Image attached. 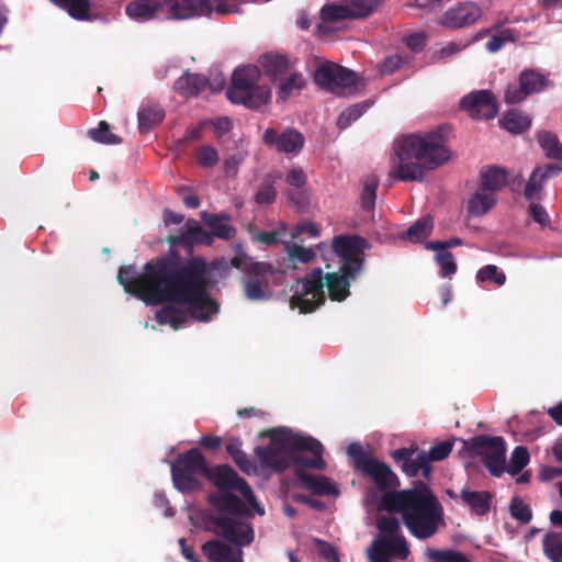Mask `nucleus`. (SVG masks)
Instances as JSON below:
<instances>
[{
  "label": "nucleus",
  "mask_w": 562,
  "mask_h": 562,
  "mask_svg": "<svg viewBox=\"0 0 562 562\" xmlns=\"http://www.w3.org/2000/svg\"><path fill=\"white\" fill-rule=\"evenodd\" d=\"M207 272L203 257L183 261L176 256H161L146 262L140 273L133 265L122 266L117 282L147 305H187L193 319L209 322L218 312V305L207 292Z\"/></svg>",
  "instance_id": "obj_1"
},
{
  "label": "nucleus",
  "mask_w": 562,
  "mask_h": 562,
  "mask_svg": "<svg viewBox=\"0 0 562 562\" xmlns=\"http://www.w3.org/2000/svg\"><path fill=\"white\" fill-rule=\"evenodd\" d=\"M347 453L353 461L355 470L368 476L379 491L384 492L379 508L400 514L413 537L426 540L446 526L443 507L424 482H418L412 488L390 491L400 486V480L385 462L370 457L357 442L348 446Z\"/></svg>",
  "instance_id": "obj_2"
},
{
  "label": "nucleus",
  "mask_w": 562,
  "mask_h": 562,
  "mask_svg": "<svg viewBox=\"0 0 562 562\" xmlns=\"http://www.w3.org/2000/svg\"><path fill=\"white\" fill-rule=\"evenodd\" d=\"M448 139L449 127L446 125L402 137L395 144L397 164L390 176L401 181H422L425 170H435L449 161Z\"/></svg>",
  "instance_id": "obj_3"
},
{
  "label": "nucleus",
  "mask_w": 562,
  "mask_h": 562,
  "mask_svg": "<svg viewBox=\"0 0 562 562\" xmlns=\"http://www.w3.org/2000/svg\"><path fill=\"white\" fill-rule=\"evenodd\" d=\"M269 437L267 447L255 449L262 465L278 473L284 472L291 463L297 465L295 469L325 470L324 447L319 440L295 434L285 427L270 430Z\"/></svg>",
  "instance_id": "obj_4"
},
{
  "label": "nucleus",
  "mask_w": 562,
  "mask_h": 562,
  "mask_svg": "<svg viewBox=\"0 0 562 562\" xmlns=\"http://www.w3.org/2000/svg\"><path fill=\"white\" fill-rule=\"evenodd\" d=\"M353 279L356 277L347 276L340 270L324 273L322 268H314L304 278H297L292 285L290 306L302 314L313 313L326 302L324 286L327 288L331 301L342 302L350 295V280Z\"/></svg>",
  "instance_id": "obj_5"
},
{
  "label": "nucleus",
  "mask_w": 562,
  "mask_h": 562,
  "mask_svg": "<svg viewBox=\"0 0 562 562\" xmlns=\"http://www.w3.org/2000/svg\"><path fill=\"white\" fill-rule=\"evenodd\" d=\"M259 78L260 69L257 66L236 68L232 75V83L226 90L227 99L251 110L266 105L270 101L271 90L268 86L257 85Z\"/></svg>",
  "instance_id": "obj_6"
},
{
  "label": "nucleus",
  "mask_w": 562,
  "mask_h": 562,
  "mask_svg": "<svg viewBox=\"0 0 562 562\" xmlns=\"http://www.w3.org/2000/svg\"><path fill=\"white\" fill-rule=\"evenodd\" d=\"M231 265L241 270L244 277L245 296L251 301H260L268 297L265 289L269 286L270 281H279L284 272L273 267L269 262L255 261L243 250L231 259Z\"/></svg>",
  "instance_id": "obj_7"
},
{
  "label": "nucleus",
  "mask_w": 562,
  "mask_h": 562,
  "mask_svg": "<svg viewBox=\"0 0 562 562\" xmlns=\"http://www.w3.org/2000/svg\"><path fill=\"white\" fill-rule=\"evenodd\" d=\"M210 467L198 448L180 453L171 464V476L177 490L182 493L193 492L200 487L198 476L206 477Z\"/></svg>",
  "instance_id": "obj_8"
},
{
  "label": "nucleus",
  "mask_w": 562,
  "mask_h": 562,
  "mask_svg": "<svg viewBox=\"0 0 562 562\" xmlns=\"http://www.w3.org/2000/svg\"><path fill=\"white\" fill-rule=\"evenodd\" d=\"M209 530L226 541L241 547L249 546L255 539L254 528L250 522L244 521L241 517L227 515H209L206 517Z\"/></svg>",
  "instance_id": "obj_9"
},
{
  "label": "nucleus",
  "mask_w": 562,
  "mask_h": 562,
  "mask_svg": "<svg viewBox=\"0 0 562 562\" xmlns=\"http://www.w3.org/2000/svg\"><path fill=\"white\" fill-rule=\"evenodd\" d=\"M206 480L212 482L220 492L238 491L246 503L259 515H263L265 510L257 502V498L247 483L237 472L228 464H221L210 468Z\"/></svg>",
  "instance_id": "obj_10"
},
{
  "label": "nucleus",
  "mask_w": 562,
  "mask_h": 562,
  "mask_svg": "<svg viewBox=\"0 0 562 562\" xmlns=\"http://www.w3.org/2000/svg\"><path fill=\"white\" fill-rule=\"evenodd\" d=\"M368 241L360 236L340 235L333 239V249L340 259V271L357 277L364 263Z\"/></svg>",
  "instance_id": "obj_11"
},
{
  "label": "nucleus",
  "mask_w": 562,
  "mask_h": 562,
  "mask_svg": "<svg viewBox=\"0 0 562 562\" xmlns=\"http://www.w3.org/2000/svg\"><path fill=\"white\" fill-rule=\"evenodd\" d=\"M471 449L480 454L483 463L494 476H501L505 471L506 446L502 437L475 436L470 440Z\"/></svg>",
  "instance_id": "obj_12"
},
{
  "label": "nucleus",
  "mask_w": 562,
  "mask_h": 562,
  "mask_svg": "<svg viewBox=\"0 0 562 562\" xmlns=\"http://www.w3.org/2000/svg\"><path fill=\"white\" fill-rule=\"evenodd\" d=\"M550 86V80L535 69H525L518 76V85H508L504 101L507 104H518L529 95L540 93Z\"/></svg>",
  "instance_id": "obj_13"
},
{
  "label": "nucleus",
  "mask_w": 562,
  "mask_h": 562,
  "mask_svg": "<svg viewBox=\"0 0 562 562\" xmlns=\"http://www.w3.org/2000/svg\"><path fill=\"white\" fill-rule=\"evenodd\" d=\"M460 109L475 120H492L498 113L497 99L490 90L472 91L460 100Z\"/></svg>",
  "instance_id": "obj_14"
},
{
  "label": "nucleus",
  "mask_w": 562,
  "mask_h": 562,
  "mask_svg": "<svg viewBox=\"0 0 562 562\" xmlns=\"http://www.w3.org/2000/svg\"><path fill=\"white\" fill-rule=\"evenodd\" d=\"M262 142L267 147L273 148L280 154L296 156L304 147L305 137L293 127H286L282 132L268 127L262 134Z\"/></svg>",
  "instance_id": "obj_15"
},
{
  "label": "nucleus",
  "mask_w": 562,
  "mask_h": 562,
  "mask_svg": "<svg viewBox=\"0 0 562 562\" xmlns=\"http://www.w3.org/2000/svg\"><path fill=\"white\" fill-rule=\"evenodd\" d=\"M314 80L321 88L335 91L337 88L355 86L357 74L335 63L326 61L315 70Z\"/></svg>",
  "instance_id": "obj_16"
},
{
  "label": "nucleus",
  "mask_w": 562,
  "mask_h": 562,
  "mask_svg": "<svg viewBox=\"0 0 562 562\" xmlns=\"http://www.w3.org/2000/svg\"><path fill=\"white\" fill-rule=\"evenodd\" d=\"M409 547L404 536H378L369 549L371 562H391L392 558L406 560Z\"/></svg>",
  "instance_id": "obj_17"
},
{
  "label": "nucleus",
  "mask_w": 562,
  "mask_h": 562,
  "mask_svg": "<svg viewBox=\"0 0 562 562\" xmlns=\"http://www.w3.org/2000/svg\"><path fill=\"white\" fill-rule=\"evenodd\" d=\"M481 14V8L474 2H458L440 16L439 24L450 30L464 29L473 25Z\"/></svg>",
  "instance_id": "obj_18"
},
{
  "label": "nucleus",
  "mask_w": 562,
  "mask_h": 562,
  "mask_svg": "<svg viewBox=\"0 0 562 562\" xmlns=\"http://www.w3.org/2000/svg\"><path fill=\"white\" fill-rule=\"evenodd\" d=\"M171 247L182 246L192 249L194 245L211 246L213 235L204 229L195 220L189 218L179 234H171L166 237Z\"/></svg>",
  "instance_id": "obj_19"
},
{
  "label": "nucleus",
  "mask_w": 562,
  "mask_h": 562,
  "mask_svg": "<svg viewBox=\"0 0 562 562\" xmlns=\"http://www.w3.org/2000/svg\"><path fill=\"white\" fill-rule=\"evenodd\" d=\"M391 457L397 464H401L402 471L407 476H417L422 471L424 477H429L431 467L427 462L425 451H417V448H401L392 451Z\"/></svg>",
  "instance_id": "obj_20"
},
{
  "label": "nucleus",
  "mask_w": 562,
  "mask_h": 562,
  "mask_svg": "<svg viewBox=\"0 0 562 562\" xmlns=\"http://www.w3.org/2000/svg\"><path fill=\"white\" fill-rule=\"evenodd\" d=\"M162 3L173 20L210 16L212 13V0H162Z\"/></svg>",
  "instance_id": "obj_21"
},
{
  "label": "nucleus",
  "mask_w": 562,
  "mask_h": 562,
  "mask_svg": "<svg viewBox=\"0 0 562 562\" xmlns=\"http://www.w3.org/2000/svg\"><path fill=\"white\" fill-rule=\"evenodd\" d=\"M210 504L216 509L212 515H227L231 517H251L247 504L238 496L228 492H218L210 496Z\"/></svg>",
  "instance_id": "obj_22"
},
{
  "label": "nucleus",
  "mask_w": 562,
  "mask_h": 562,
  "mask_svg": "<svg viewBox=\"0 0 562 562\" xmlns=\"http://www.w3.org/2000/svg\"><path fill=\"white\" fill-rule=\"evenodd\" d=\"M223 85L224 81L221 80L216 87H213L204 75L186 71L176 80L175 90L184 97H196L206 88H210L212 91H220Z\"/></svg>",
  "instance_id": "obj_23"
},
{
  "label": "nucleus",
  "mask_w": 562,
  "mask_h": 562,
  "mask_svg": "<svg viewBox=\"0 0 562 562\" xmlns=\"http://www.w3.org/2000/svg\"><path fill=\"white\" fill-rule=\"evenodd\" d=\"M202 553L209 562H244L243 550L234 549L225 542L213 539L202 546Z\"/></svg>",
  "instance_id": "obj_24"
},
{
  "label": "nucleus",
  "mask_w": 562,
  "mask_h": 562,
  "mask_svg": "<svg viewBox=\"0 0 562 562\" xmlns=\"http://www.w3.org/2000/svg\"><path fill=\"white\" fill-rule=\"evenodd\" d=\"M294 474L300 483L316 495H337L338 490L331 484L328 477L307 473L303 469H295Z\"/></svg>",
  "instance_id": "obj_25"
},
{
  "label": "nucleus",
  "mask_w": 562,
  "mask_h": 562,
  "mask_svg": "<svg viewBox=\"0 0 562 562\" xmlns=\"http://www.w3.org/2000/svg\"><path fill=\"white\" fill-rule=\"evenodd\" d=\"M162 9L164 3L159 0H133L126 4L125 13L132 20L145 22L153 20Z\"/></svg>",
  "instance_id": "obj_26"
},
{
  "label": "nucleus",
  "mask_w": 562,
  "mask_h": 562,
  "mask_svg": "<svg viewBox=\"0 0 562 562\" xmlns=\"http://www.w3.org/2000/svg\"><path fill=\"white\" fill-rule=\"evenodd\" d=\"M258 61L265 75L272 80L281 78L292 68L288 56L277 53H266L259 57Z\"/></svg>",
  "instance_id": "obj_27"
},
{
  "label": "nucleus",
  "mask_w": 562,
  "mask_h": 562,
  "mask_svg": "<svg viewBox=\"0 0 562 562\" xmlns=\"http://www.w3.org/2000/svg\"><path fill=\"white\" fill-rule=\"evenodd\" d=\"M200 216L211 229L210 234L213 235V238L231 240L236 236V228L233 225L224 223V221L229 220V216L225 213L209 214L206 211H203Z\"/></svg>",
  "instance_id": "obj_28"
},
{
  "label": "nucleus",
  "mask_w": 562,
  "mask_h": 562,
  "mask_svg": "<svg viewBox=\"0 0 562 562\" xmlns=\"http://www.w3.org/2000/svg\"><path fill=\"white\" fill-rule=\"evenodd\" d=\"M166 116L164 108L156 102L143 104L137 112L138 130L147 134L155 126L159 125Z\"/></svg>",
  "instance_id": "obj_29"
},
{
  "label": "nucleus",
  "mask_w": 562,
  "mask_h": 562,
  "mask_svg": "<svg viewBox=\"0 0 562 562\" xmlns=\"http://www.w3.org/2000/svg\"><path fill=\"white\" fill-rule=\"evenodd\" d=\"M507 171L498 166H488L480 172V189L483 191L495 192L507 184Z\"/></svg>",
  "instance_id": "obj_30"
},
{
  "label": "nucleus",
  "mask_w": 562,
  "mask_h": 562,
  "mask_svg": "<svg viewBox=\"0 0 562 562\" xmlns=\"http://www.w3.org/2000/svg\"><path fill=\"white\" fill-rule=\"evenodd\" d=\"M502 126L512 134H521L531 126V119L519 110H509L501 119Z\"/></svg>",
  "instance_id": "obj_31"
},
{
  "label": "nucleus",
  "mask_w": 562,
  "mask_h": 562,
  "mask_svg": "<svg viewBox=\"0 0 562 562\" xmlns=\"http://www.w3.org/2000/svg\"><path fill=\"white\" fill-rule=\"evenodd\" d=\"M155 319L159 325H170L175 330L188 321L187 312L172 304L165 305L156 312Z\"/></svg>",
  "instance_id": "obj_32"
},
{
  "label": "nucleus",
  "mask_w": 562,
  "mask_h": 562,
  "mask_svg": "<svg viewBox=\"0 0 562 562\" xmlns=\"http://www.w3.org/2000/svg\"><path fill=\"white\" fill-rule=\"evenodd\" d=\"M462 501L468 504L471 509L477 515H485L490 512L492 494L486 491H461Z\"/></svg>",
  "instance_id": "obj_33"
},
{
  "label": "nucleus",
  "mask_w": 562,
  "mask_h": 562,
  "mask_svg": "<svg viewBox=\"0 0 562 562\" xmlns=\"http://www.w3.org/2000/svg\"><path fill=\"white\" fill-rule=\"evenodd\" d=\"M52 3L67 13L75 20L86 21L90 20V0H49Z\"/></svg>",
  "instance_id": "obj_34"
},
{
  "label": "nucleus",
  "mask_w": 562,
  "mask_h": 562,
  "mask_svg": "<svg viewBox=\"0 0 562 562\" xmlns=\"http://www.w3.org/2000/svg\"><path fill=\"white\" fill-rule=\"evenodd\" d=\"M434 228L432 217L427 215L417 220L411 225L402 235L403 239H407L412 243H420L426 239Z\"/></svg>",
  "instance_id": "obj_35"
},
{
  "label": "nucleus",
  "mask_w": 562,
  "mask_h": 562,
  "mask_svg": "<svg viewBox=\"0 0 562 562\" xmlns=\"http://www.w3.org/2000/svg\"><path fill=\"white\" fill-rule=\"evenodd\" d=\"M496 203V199L492 192L479 190L468 202V211L474 216H481L487 213Z\"/></svg>",
  "instance_id": "obj_36"
},
{
  "label": "nucleus",
  "mask_w": 562,
  "mask_h": 562,
  "mask_svg": "<svg viewBox=\"0 0 562 562\" xmlns=\"http://www.w3.org/2000/svg\"><path fill=\"white\" fill-rule=\"evenodd\" d=\"M537 139L548 158L562 159V144L555 134L541 131L538 133Z\"/></svg>",
  "instance_id": "obj_37"
},
{
  "label": "nucleus",
  "mask_w": 562,
  "mask_h": 562,
  "mask_svg": "<svg viewBox=\"0 0 562 562\" xmlns=\"http://www.w3.org/2000/svg\"><path fill=\"white\" fill-rule=\"evenodd\" d=\"M305 87V81L300 72H292L281 82L278 90V101H286L294 92H300Z\"/></svg>",
  "instance_id": "obj_38"
},
{
  "label": "nucleus",
  "mask_w": 562,
  "mask_h": 562,
  "mask_svg": "<svg viewBox=\"0 0 562 562\" xmlns=\"http://www.w3.org/2000/svg\"><path fill=\"white\" fill-rule=\"evenodd\" d=\"M543 552L551 562H562V535L549 532L543 538Z\"/></svg>",
  "instance_id": "obj_39"
},
{
  "label": "nucleus",
  "mask_w": 562,
  "mask_h": 562,
  "mask_svg": "<svg viewBox=\"0 0 562 562\" xmlns=\"http://www.w3.org/2000/svg\"><path fill=\"white\" fill-rule=\"evenodd\" d=\"M321 18L326 23L352 19L349 4L329 3L321 9Z\"/></svg>",
  "instance_id": "obj_40"
},
{
  "label": "nucleus",
  "mask_w": 562,
  "mask_h": 562,
  "mask_svg": "<svg viewBox=\"0 0 562 562\" xmlns=\"http://www.w3.org/2000/svg\"><path fill=\"white\" fill-rule=\"evenodd\" d=\"M88 136L100 144L116 145L122 143V138L110 131V124L106 121H100L97 128H90Z\"/></svg>",
  "instance_id": "obj_41"
},
{
  "label": "nucleus",
  "mask_w": 562,
  "mask_h": 562,
  "mask_svg": "<svg viewBox=\"0 0 562 562\" xmlns=\"http://www.w3.org/2000/svg\"><path fill=\"white\" fill-rule=\"evenodd\" d=\"M379 186V180L374 176H368L363 183V189L361 192V207L364 211H373L376 199V189Z\"/></svg>",
  "instance_id": "obj_42"
},
{
  "label": "nucleus",
  "mask_w": 562,
  "mask_h": 562,
  "mask_svg": "<svg viewBox=\"0 0 562 562\" xmlns=\"http://www.w3.org/2000/svg\"><path fill=\"white\" fill-rule=\"evenodd\" d=\"M279 176L269 173L265 177L262 186L259 188L255 195L257 204H272L277 196V191L273 187L274 181Z\"/></svg>",
  "instance_id": "obj_43"
},
{
  "label": "nucleus",
  "mask_w": 562,
  "mask_h": 562,
  "mask_svg": "<svg viewBox=\"0 0 562 562\" xmlns=\"http://www.w3.org/2000/svg\"><path fill=\"white\" fill-rule=\"evenodd\" d=\"M547 180L541 177L539 169H533L524 189V196L528 201L539 200Z\"/></svg>",
  "instance_id": "obj_44"
},
{
  "label": "nucleus",
  "mask_w": 562,
  "mask_h": 562,
  "mask_svg": "<svg viewBox=\"0 0 562 562\" xmlns=\"http://www.w3.org/2000/svg\"><path fill=\"white\" fill-rule=\"evenodd\" d=\"M196 164L202 168H213L220 161L218 151L211 145H203L195 149Z\"/></svg>",
  "instance_id": "obj_45"
},
{
  "label": "nucleus",
  "mask_w": 562,
  "mask_h": 562,
  "mask_svg": "<svg viewBox=\"0 0 562 562\" xmlns=\"http://www.w3.org/2000/svg\"><path fill=\"white\" fill-rule=\"evenodd\" d=\"M369 108V103H357L340 113L337 120V126L345 130L355 121H357Z\"/></svg>",
  "instance_id": "obj_46"
},
{
  "label": "nucleus",
  "mask_w": 562,
  "mask_h": 562,
  "mask_svg": "<svg viewBox=\"0 0 562 562\" xmlns=\"http://www.w3.org/2000/svg\"><path fill=\"white\" fill-rule=\"evenodd\" d=\"M530 460V456L528 449L524 446H517L513 453L507 467V472L510 475H516L522 471V469L528 464Z\"/></svg>",
  "instance_id": "obj_47"
},
{
  "label": "nucleus",
  "mask_w": 562,
  "mask_h": 562,
  "mask_svg": "<svg viewBox=\"0 0 562 562\" xmlns=\"http://www.w3.org/2000/svg\"><path fill=\"white\" fill-rule=\"evenodd\" d=\"M383 0H350L349 8L352 19H362L370 15Z\"/></svg>",
  "instance_id": "obj_48"
},
{
  "label": "nucleus",
  "mask_w": 562,
  "mask_h": 562,
  "mask_svg": "<svg viewBox=\"0 0 562 562\" xmlns=\"http://www.w3.org/2000/svg\"><path fill=\"white\" fill-rule=\"evenodd\" d=\"M285 249L292 262L310 263L316 257L314 249L305 248L295 243L286 244Z\"/></svg>",
  "instance_id": "obj_49"
},
{
  "label": "nucleus",
  "mask_w": 562,
  "mask_h": 562,
  "mask_svg": "<svg viewBox=\"0 0 562 562\" xmlns=\"http://www.w3.org/2000/svg\"><path fill=\"white\" fill-rule=\"evenodd\" d=\"M378 530L380 531L379 536L392 537V536H403L401 533V525L397 518L392 516H380L375 524Z\"/></svg>",
  "instance_id": "obj_50"
},
{
  "label": "nucleus",
  "mask_w": 562,
  "mask_h": 562,
  "mask_svg": "<svg viewBox=\"0 0 562 562\" xmlns=\"http://www.w3.org/2000/svg\"><path fill=\"white\" fill-rule=\"evenodd\" d=\"M476 279L480 282L490 281L497 285H503L506 281V276L505 273L499 272L496 266L487 265L479 270Z\"/></svg>",
  "instance_id": "obj_51"
},
{
  "label": "nucleus",
  "mask_w": 562,
  "mask_h": 562,
  "mask_svg": "<svg viewBox=\"0 0 562 562\" xmlns=\"http://www.w3.org/2000/svg\"><path fill=\"white\" fill-rule=\"evenodd\" d=\"M510 514L521 524H528L531 520L532 513L526 503L519 497H514L510 502Z\"/></svg>",
  "instance_id": "obj_52"
},
{
  "label": "nucleus",
  "mask_w": 562,
  "mask_h": 562,
  "mask_svg": "<svg viewBox=\"0 0 562 562\" xmlns=\"http://www.w3.org/2000/svg\"><path fill=\"white\" fill-rule=\"evenodd\" d=\"M452 448L453 442L451 440H443L436 443L430 448L429 452L425 451L427 462L430 464V461H441L446 459L452 451Z\"/></svg>",
  "instance_id": "obj_53"
},
{
  "label": "nucleus",
  "mask_w": 562,
  "mask_h": 562,
  "mask_svg": "<svg viewBox=\"0 0 562 562\" xmlns=\"http://www.w3.org/2000/svg\"><path fill=\"white\" fill-rule=\"evenodd\" d=\"M429 557L437 562H471L463 553L457 550H434Z\"/></svg>",
  "instance_id": "obj_54"
},
{
  "label": "nucleus",
  "mask_w": 562,
  "mask_h": 562,
  "mask_svg": "<svg viewBox=\"0 0 562 562\" xmlns=\"http://www.w3.org/2000/svg\"><path fill=\"white\" fill-rule=\"evenodd\" d=\"M436 261L440 267V276L446 278L454 274L457 271V263L453 255L450 251H442L436 255Z\"/></svg>",
  "instance_id": "obj_55"
},
{
  "label": "nucleus",
  "mask_w": 562,
  "mask_h": 562,
  "mask_svg": "<svg viewBox=\"0 0 562 562\" xmlns=\"http://www.w3.org/2000/svg\"><path fill=\"white\" fill-rule=\"evenodd\" d=\"M314 543L322 558L328 562H340L338 551L331 543L318 538L314 539Z\"/></svg>",
  "instance_id": "obj_56"
},
{
  "label": "nucleus",
  "mask_w": 562,
  "mask_h": 562,
  "mask_svg": "<svg viewBox=\"0 0 562 562\" xmlns=\"http://www.w3.org/2000/svg\"><path fill=\"white\" fill-rule=\"evenodd\" d=\"M514 36L510 30H503L493 35L486 43V49L490 53H497L506 42H513Z\"/></svg>",
  "instance_id": "obj_57"
},
{
  "label": "nucleus",
  "mask_w": 562,
  "mask_h": 562,
  "mask_svg": "<svg viewBox=\"0 0 562 562\" xmlns=\"http://www.w3.org/2000/svg\"><path fill=\"white\" fill-rule=\"evenodd\" d=\"M245 156L241 153L231 155L224 159L223 170L226 177H236L240 164L244 161Z\"/></svg>",
  "instance_id": "obj_58"
},
{
  "label": "nucleus",
  "mask_w": 562,
  "mask_h": 562,
  "mask_svg": "<svg viewBox=\"0 0 562 562\" xmlns=\"http://www.w3.org/2000/svg\"><path fill=\"white\" fill-rule=\"evenodd\" d=\"M237 0H212V11L215 10L217 14L226 15L238 13L240 11Z\"/></svg>",
  "instance_id": "obj_59"
},
{
  "label": "nucleus",
  "mask_w": 562,
  "mask_h": 562,
  "mask_svg": "<svg viewBox=\"0 0 562 562\" xmlns=\"http://www.w3.org/2000/svg\"><path fill=\"white\" fill-rule=\"evenodd\" d=\"M528 213L539 225L544 227L550 224V217L542 205L530 201Z\"/></svg>",
  "instance_id": "obj_60"
},
{
  "label": "nucleus",
  "mask_w": 562,
  "mask_h": 562,
  "mask_svg": "<svg viewBox=\"0 0 562 562\" xmlns=\"http://www.w3.org/2000/svg\"><path fill=\"white\" fill-rule=\"evenodd\" d=\"M306 180V175L301 168H292L285 177V182L295 189H302Z\"/></svg>",
  "instance_id": "obj_61"
},
{
  "label": "nucleus",
  "mask_w": 562,
  "mask_h": 562,
  "mask_svg": "<svg viewBox=\"0 0 562 562\" xmlns=\"http://www.w3.org/2000/svg\"><path fill=\"white\" fill-rule=\"evenodd\" d=\"M404 64V59L401 55H392L384 59L381 66V72L383 75H391L398 70Z\"/></svg>",
  "instance_id": "obj_62"
},
{
  "label": "nucleus",
  "mask_w": 562,
  "mask_h": 562,
  "mask_svg": "<svg viewBox=\"0 0 562 562\" xmlns=\"http://www.w3.org/2000/svg\"><path fill=\"white\" fill-rule=\"evenodd\" d=\"M404 43L411 50L419 53L426 46V36L424 33H414L406 36Z\"/></svg>",
  "instance_id": "obj_63"
},
{
  "label": "nucleus",
  "mask_w": 562,
  "mask_h": 562,
  "mask_svg": "<svg viewBox=\"0 0 562 562\" xmlns=\"http://www.w3.org/2000/svg\"><path fill=\"white\" fill-rule=\"evenodd\" d=\"M460 52V47L456 43H449L445 47L435 52L431 56V63H439L441 60H446L447 58L456 55Z\"/></svg>",
  "instance_id": "obj_64"
}]
</instances>
